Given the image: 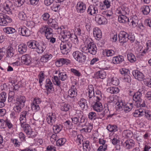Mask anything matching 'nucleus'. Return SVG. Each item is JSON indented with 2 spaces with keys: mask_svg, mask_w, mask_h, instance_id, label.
I'll return each mask as SVG.
<instances>
[{
  "mask_svg": "<svg viewBox=\"0 0 151 151\" xmlns=\"http://www.w3.org/2000/svg\"><path fill=\"white\" fill-rule=\"evenodd\" d=\"M70 63V61L66 58H61L59 59L56 62V64H59V66L64 64L68 65Z\"/></svg>",
  "mask_w": 151,
  "mask_h": 151,
  "instance_id": "23",
  "label": "nucleus"
},
{
  "mask_svg": "<svg viewBox=\"0 0 151 151\" xmlns=\"http://www.w3.org/2000/svg\"><path fill=\"white\" fill-rule=\"evenodd\" d=\"M26 101V98L24 96H20L17 99V103L19 104L25 103Z\"/></svg>",
  "mask_w": 151,
  "mask_h": 151,
  "instance_id": "54",
  "label": "nucleus"
},
{
  "mask_svg": "<svg viewBox=\"0 0 151 151\" xmlns=\"http://www.w3.org/2000/svg\"><path fill=\"white\" fill-rule=\"evenodd\" d=\"M70 39L75 43H77L78 40L77 37L74 34H71V37Z\"/></svg>",
  "mask_w": 151,
  "mask_h": 151,
  "instance_id": "59",
  "label": "nucleus"
},
{
  "mask_svg": "<svg viewBox=\"0 0 151 151\" xmlns=\"http://www.w3.org/2000/svg\"><path fill=\"white\" fill-rule=\"evenodd\" d=\"M77 89L75 86L72 85L68 91V96L71 98H73L77 95Z\"/></svg>",
  "mask_w": 151,
  "mask_h": 151,
  "instance_id": "18",
  "label": "nucleus"
},
{
  "mask_svg": "<svg viewBox=\"0 0 151 151\" xmlns=\"http://www.w3.org/2000/svg\"><path fill=\"white\" fill-rule=\"evenodd\" d=\"M89 141L88 140L84 141L82 144L83 151H90V147L89 145Z\"/></svg>",
  "mask_w": 151,
  "mask_h": 151,
  "instance_id": "32",
  "label": "nucleus"
},
{
  "mask_svg": "<svg viewBox=\"0 0 151 151\" xmlns=\"http://www.w3.org/2000/svg\"><path fill=\"white\" fill-rule=\"evenodd\" d=\"M88 94L89 98H92L94 95V88L93 86L91 85L88 87Z\"/></svg>",
  "mask_w": 151,
  "mask_h": 151,
  "instance_id": "42",
  "label": "nucleus"
},
{
  "mask_svg": "<svg viewBox=\"0 0 151 151\" xmlns=\"http://www.w3.org/2000/svg\"><path fill=\"white\" fill-rule=\"evenodd\" d=\"M76 9L78 12L83 13L86 9V5L81 2H78L76 6Z\"/></svg>",
  "mask_w": 151,
  "mask_h": 151,
  "instance_id": "16",
  "label": "nucleus"
},
{
  "mask_svg": "<svg viewBox=\"0 0 151 151\" xmlns=\"http://www.w3.org/2000/svg\"><path fill=\"white\" fill-rule=\"evenodd\" d=\"M56 116L54 113H51L47 115L46 120L48 124L52 125L53 124L56 120Z\"/></svg>",
  "mask_w": 151,
  "mask_h": 151,
  "instance_id": "13",
  "label": "nucleus"
},
{
  "mask_svg": "<svg viewBox=\"0 0 151 151\" xmlns=\"http://www.w3.org/2000/svg\"><path fill=\"white\" fill-rule=\"evenodd\" d=\"M60 79L57 76H54L53 82L54 84L60 87L61 86V81Z\"/></svg>",
  "mask_w": 151,
  "mask_h": 151,
  "instance_id": "51",
  "label": "nucleus"
},
{
  "mask_svg": "<svg viewBox=\"0 0 151 151\" xmlns=\"http://www.w3.org/2000/svg\"><path fill=\"white\" fill-rule=\"evenodd\" d=\"M95 104H101V102H99L102 98L101 94V92L98 91L96 92V95L94 96L93 98Z\"/></svg>",
  "mask_w": 151,
  "mask_h": 151,
  "instance_id": "20",
  "label": "nucleus"
},
{
  "mask_svg": "<svg viewBox=\"0 0 151 151\" xmlns=\"http://www.w3.org/2000/svg\"><path fill=\"white\" fill-rule=\"evenodd\" d=\"M143 91L142 89H139L138 91L134 93L132 95L133 100L136 102H138L137 104L139 103V104L140 103V102L142 100L141 97L142 95V92Z\"/></svg>",
  "mask_w": 151,
  "mask_h": 151,
  "instance_id": "10",
  "label": "nucleus"
},
{
  "mask_svg": "<svg viewBox=\"0 0 151 151\" xmlns=\"http://www.w3.org/2000/svg\"><path fill=\"white\" fill-rule=\"evenodd\" d=\"M139 20L138 17L136 15L131 16L129 19L128 22L129 25L132 27H136L138 24Z\"/></svg>",
  "mask_w": 151,
  "mask_h": 151,
  "instance_id": "7",
  "label": "nucleus"
},
{
  "mask_svg": "<svg viewBox=\"0 0 151 151\" xmlns=\"http://www.w3.org/2000/svg\"><path fill=\"white\" fill-rule=\"evenodd\" d=\"M88 118L91 120H94L96 118V114L94 112H91L89 113Z\"/></svg>",
  "mask_w": 151,
  "mask_h": 151,
  "instance_id": "58",
  "label": "nucleus"
},
{
  "mask_svg": "<svg viewBox=\"0 0 151 151\" xmlns=\"http://www.w3.org/2000/svg\"><path fill=\"white\" fill-rule=\"evenodd\" d=\"M108 91L112 94H116L119 91V89L116 86L111 87L108 89Z\"/></svg>",
  "mask_w": 151,
  "mask_h": 151,
  "instance_id": "39",
  "label": "nucleus"
},
{
  "mask_svg": "<svg viewBox=\"0 0 151 151\" xmlns=\"http://www.w3.org/2000/svg\"><path fill=\"white\" fill-rule=\"evenodd\" d=\"M128 34L125 31H122L119 34V41L120 43H124L128 41Z\"/></svg>",
  "mask_w": 151,
  "mask_h": 151,
  "instance_id": "6",
  "label": "nucleus"
},
{
  "mask_svg": "<svg viewBox=\"0 0 151 151\" xmlns=\"http://www.w3.org/2000/svg\"><path fill=\"white\" fill-rule=\"evenodd\" d=\"M52 57V55L51 54H46L43 55L40 58L41 62H46L48 60L50 59Z\"/></svg>",
  "mask_w": 151,
  "mask_h": 151,
  "instance_id": "34",
  "label": "nucleus"
},
{
  "mask_svg": "<svg viewBox=\"0 0 151 151\" xmlns=\"http://www.w3.org/2000/svg\"><path fill=\"white\" fill-rule=\"evenodd\" d=\"M14 50L11 46H9L6 50V56L11 58L14 55Z\"/></svg>",
  "mask_w": 151,
  "mask_h": 151,
  "instance_id": "37",
  "label": "nucleus"
},
{
  "mask_svg": "<svg viewBox=\"0 0 151 151\" xmlns=\"http://www.w3.org/2000/svg\"><path fill=\"white\" fill-rule=\"evenodd\" d=\"M7 98L6 93L3 92L0 93V102L4 103L6 101Z\"/></svg>",
  "mask_w": 151,
  "mask_h": 151,
  "instance_id": "46",
  "label": "nucleus"
},
{
  "mask_svg": "<svg viewBox=\"0 0 151 151\" xmlns=\"http://www.w3.org/2000/svg\"><path fill=\"white\" fill-rule=\"evenodd\" d=\"M151 7L148 6L144 5L141 7L142 11L145 15L148 14L150 12Z\"/></svg>",
  "mask_w": 151,
  "mask_h": 151,
  "instance_id": "33",
  "label": "nucleus"
},
{
  "mask_svg": "<svg viewBox=\"0 0 151 151\" xmlns=\"http://www.w3.org/2000/svg\"><path fill=\"white\" fill-rule=\"evenodd\" d=\"M70 106L68 104H62L60 109L63 111H67L69 109Z\"/></svg>",
  "mask_w": 151,
  "mask_h": 151,
  "instance_id": "61",
  "label": "nucleus"
},
{
  "mask_svg": "<svg viewBox=\"0 0 151 151\" xmlns=\"http://www.w3.org/2000/svg\"><path fill=\"white\" fill-rule=\"evenodd\" d=\"M114 53V51L112 50L105 49L103 51V54L104 55L107 57L112 56Z\"/></svg>",
  "mask_w": 151,
  "mask_h": 151,
  "instance_id": "36",
  "label": "nucleus"
},
{
  "mask_svg": "<svg viewBox=\"0 0 151 151\" xmlns=\"http://www.w3.org/2000/svg\"><path fill=\"white\" fill-rule=\"evenodd\" d=\"M20 124L21 127L23 128L24 132L29 137L33 138L35 137L36 135L34 134L35 132L32 130L29 125L26 124L25 123Z\"/></svg>",
  "mask_w": 151,
  "mask_h": 151,
  "instance_id": "3",
  "label": "nucleus"
},
{
  "mask_svg": "<svg viewBox=\"0 0 151 151\" xmlns=\"http://www.w3.org/2000/svg\"><path fill=\"white\" fill-rule=\"evenodd\" d=\"M38 43V42L36 41L32 40L28 42L27 44L29 47L34 49L36 48Z\"/></svg>",
  "mask_w": 151,
  "mask_h": 151,
  "instance_id": "30",
  "label": "nucleus"
},
{
  "mask_svg": "<svg viewBox=\"0 0 151 151\" xmlns=\"http://www.w3.org/2000/svg\"><path fill=\"white\" fill-rule=\"evenodd\" d=\"M107 129L111 132H115L117 130V127L116 125H109L107 126Z\"/></svg>",
  "mask_w": 151,
  "mask_h": 151,
  "instance_id": "45",
  "label": "nucleus"
},
{
  "mask_svg": "<svg viewBox=\"0 0 151 151\" xmlns=\"http://www.w3.org/2000/svg\"><path fill=\"white\" fill-rule=\"evenodd\" d=\"M124 61L123 56L121 55L114 57L112 58V61L113 63L115 64L120 63Z\"/></svg>",
  "mask_w": 151,
  "mask_h": 151,
  "instance_id": "24",
  "label": "nucleus"
},
{
  "mask_svg": "<svg viewBox=\"0 0 151 151\" xmlns=\"http://www.w3.org/2000/svg\"><path fill=\"white\" fill-rule=\"evenodd\" d=\"M119 72L121 74L123 75L124 76L127 75L128 73L129 72V70L125 68L120 69L119 70Z\"/></svg>",
  "mask_w": 151,
  "mask_h": 151,
  "instance_id": "60",
  "label": "nucleus"
},
{
  "mask_svg": "<svg viewBox=\"0 0 151 151\" xmlns=\"http://www.w3.org/2000/svg\"><path fill=\"white\" fill-rule=\"evenodd\" d=\"M27 46L25 44H21L18 47V51L20 54H23L26 52Z\"/></svg>",
  "mask_w": 151,
  "mask_h": 151,
  "instance_id": "29",
  "label": "nucleus"
},
{
  "mask_svg": "<svg viewBox=\"0 0 151 151\" xmlns=\"http://www.w3.org/2000/svg\"><path fill=\"white\" fill-rule=\"evenodd\" d=\"M27 112L24 111L22 112L20 115L19 120L20 123H25L27 120Z\"/></svg>",
  "mask_w": 151,
  "mask_h": 151,
  "instance_id": "28",
  "label": "nucleus"
},
{
  "mask_svg": "<svg viewBox=\"0 0 151 151\" xmlns=\"http://www.w3.org/2000/svg\"><path fill=\"white\" fill-rule=\"evenodd\" d=\"M102 14L106 17L107 19H110L112 17V13L111 11H104L102 13Z\"/></svg>",
  "mask_w": 151,
  "mask_h": 151,
  "instance_id": "50",
  "label": "nucleus"
},
{
  "mask_svg": "<svg viewBox=\"0 0 151 151\" xmlns=\"http://www.w3.org/2000/svg\"><path fill=\"white\" fill-rule=\"evenodd\" d=\"M87 12L88 14L92 15L98 13L97 8L94 5H91L88 8Z\"/></svg>",
  "mask_w": 151,
  "mask_h": 151,
  "instance_id": "21",
  "label": "nucleus"
},
{
  "mask_svg": "<svg viewBox=\"0 0 151 151\" xmlns=\"http://www.w3.org/2000/svg\"><path fill=\"white\" fill-rule=\"evenodd\" d=\"M97 73L98 74L97 76H98L99 78L101 79H104L105 78L106 74L104 70H101L99 71Z\"/></svg>",
  "mask_w": 151,
  "mask_h": 151,
  "instance_id": "53",
  "label": "nucleus"
},
{
  "mask_svg": "<svg viewBox=\"0 0 151 151\" xmlns=\"http://www.w3.org/2000/svg\"><path fill=\"white\" fill-rule=\"evenodd\" d=\"M93 35L96 40H99L102 37V33L101 30L98 27H95L93 29Z\"/></svg>",
  "mask_w": 151,
  "mask_h": 151,
  "instance_id": "17",
  "label": "nucleus"
},
{
  "mask_svg": "<svg viewBox=\"0 0 151 151\" xmlns=\"http://www.w3.org/2000/svg\"><path fill=\"white\" fill-rule=\"evenodd\" d=\"M4 31L8 34H12L15 32L16 30L15 29L11 27H7L3 29Z\"/></svg>",
  "mask_w": 151,
  "mask_h": 151,
  "instance_id": "43",
  "label": "nucleus"
},
{
  "mask_svg": "<svg viewBox=\"0 0 151 151\" xmlns=\"http://www.w3.org/2000/svg\"><path fill=\"white\" fill-rule=\"evenodd\" d=\"M70 70L75 76L78 77L81 76V73L80 72L74 68H71L70 69Z\"/></svg>",
  "mask_w": 151,
  "mask_h": 151,
  "instance_id": "64",
  "label": "nucleus"
},
{
  "mask_svg": "<svg viewBox=\"0 0 151 151\" xmlns=\"http://www.w3.org/2000/svg\"><path fill=\"white\" fill-rule=\"evenodd\" d=\"M12 21V19L3 13H0V25L6 26Z\"/></svg>",
  "mask_w": 151,
  "mask_h": 151,
  "instance_id": "5",
  "label": "nucleus"
},
{
  "mask_svg": "<svg viewBox=\"0 0 151 151\" xmlns=\"http://www.w3.org/2000/svg\"><path fill=\"white\" fill-rule=\"evenodd\" d=\"M83 137L81 134L77 135L76 139V142L78 143V145H79L82 144L84 141H83Z\"/></svg>",
  "mask_w": 151,
  "mask_h": 151,
  "instance_id": "55",
  "label": "nucleus"
},
{
  "mask_svg": "<svg viewBox=\"0 0 151 151\" xmlns=\"http://www.w3.org/2000/svg\"><path fill=\"white\" fill-rule=\"evenodd\" d=\"M18 17L20 19L22 20H25L27 19L26 15L23 12H19L18 14Z\"/></svg>",
  "mask_w": 151,
  "mask_h": 151,
  "instance_id": "56",
  "label": "nucleus"
},
{
  "mask_svg": "<svg viewBox=\"0 0 151 151\" xmlns=\"http://www.w3.org/2000/svg\"><path fill=\"white\" fill-rule=\"evenodd\" d=\"M62 126L60 125H54L53 127V129L55 133H59L62 129Z\"/></svg>",
  "mask_w": 151,
  "mask_h": 151,
  "instance_id": "47",
  "label": "nucleus"
},
{
  "mask_svg": "<svg viewBox=\"0 0 151 151\" xmlns=\"http://www.w3.org/2000/svg\"><path fill=\"white\" fill-rule=\"evenodd\" d=\"M108 102L109 103H113L114 104H117V103H118L119 104H120L121 103L124 104V103L122 99L117 100L116 99H114L113 97H111L108 99Z\"/></svg>",
  "mask_w": 151,
  "mask_h": 151,
  "instance_id": "35",
  "label": "nucleus"
},
{
  "mask_svg": "<svg viewBox=\"0 0 151 151\" xmlns=\"http://www.w3.org/2000/svg\"><path fill=\"white\" fill-rule=\"evenodd\" d=\"M63 33V35L62 36L61 40V41L65 40V42H68L71 37V34L69 31L67 30L64 31Z\"/></svg>",
  "mask_w": 151,
  "mask_h": 151,
  "instance_id": "22",
  "label": "nucleus"
},
{
  "mask_svg": "<svg viewBox=\"0 0 151 151\" xmlns=\"http://www.w3.org/2000/svg\"><path fill=\"white\" fill-rule=\"evenodd\" d=\"M53 32L52 29L51 28L49 27L48 26L47 28H46L45 34V36L47 39H49L52 37H53Z\"/></svg>",
  "mask_w": 151,
  "mask_h": 151,
  "instance_id": "26",
  "label": "nucleus"
},
{
  "mask_svg": "<svg viewBox=\"0 0 151 151\" xmlns=\"http://www.w3.org/2000/svg\"><path fill=\"white\" fill-rule=\"evenodd\" d=\"M87 52L92 55H95L97 52V48L93 41L91 39H86L85 41Z\"/></svg>",
  "mask_w": 151,
  "mask_h": 151,
  "instance_id": "1",
  "label": "nucleus"
},
{
  "mask_svg": "<svg viewBox=\"0 0 151 151\" xmlns=\"http://www.w3.org/2000/svg\"><path fill=\"white\" fill-rule=\"evenodd\" d=\"M25 23V25L28 27L32 28L35 25V23L33 21H26Z\"/></svg>",
  "mask_w": 151,
  "mask_h": 151,
  "instance_id": "63",
  "label": "nucleus"
},
{
  "mask_svg": "<svg viewBox=\"0 0 151 151\" xmlns=\"http://www.w3.org/2000/svg\"><path fill=\"white\" fill-rule=\"evenodd\" d=\"M50 26L52 28H54L55 29H58L59 30V31L60 32L61 30V27H59L57 25V23L56 21H55L54 22L51 24H50Z\"/></svg>",
  "mask_w": 151,
  "mask_h": 151,
  "instance_id": "62",
  "label": "nucleus"
},
{
  "mask_svg": "<svg viewBox=\"0 0 151 151\" xmlns=\"http://www.w3.org/2000/svg\"><path fill=\"white\" fill-rule=\"evenodd\" d=\"M132 132L130 130H124L122 133V135L123 137L126 138L130 137L132 136Z\"/></svg>",
  "mask_w": 151,
  "mask_h": 151,
  "instance_id": "38",
  "label": "nucleus"
},
{
  "mask_svg": "<svg viewBox=\"0 0 151 151\" xmlns=\"http://www.w3.org/2000/svg\"><path fill=\"white\" fill-rule=\"evenodd\" d=\"M95 20L99 24H105L107 23V19L104 16L100 14L96 15Z\"/></svg>",
  "mask_w": 151,
  "mask_h": 151,
  "instance_id": "12",
  "label": "nucleus"
},
{
  "mask_svg": "<svg viewBox=\"0 0 151 151\" xmlns=\"http://www.w3.org/2000/svg\"><path fill=\"white\" fill-rule=\"evenodd\" d=\"M66 141V139L65 138H60L56 142V145L58 146H62L65 144Z\"/></svg>",
  "mask_w": 151,
  "mask_h": 151,
  "instance_id": "49",
  "label": "nucleus"
},
{
  "mask_svg": "<svg viewBox=\"0 0 151 151\" xmlns=\"http://www.w3.org/2000/svg\"><path fill=\"white\" fill-rule=\"evenodd\" d=\"M144 113L143 115H145L148 119L151 120V111L148 110H145Z\"/></svg>",
  "mask_w": 151,
  "mask_h": 151,
  "instance_id": "57",
  "label": "nucleus"
},
{
  "mask_svg": "<svg viewBox=\"0 0 151 151\" xmlns=\"http://www.w3.org/2000/svg\"><path fill=\"white\" fill-rule=\"evenodd\" d=\"M127 56L128 60L131 63H134L136 60L134 55L131 53H129Z\"/></svg>",
  "mask_w": 151,
  "mask_h": 151,
  "instance_id": "44",
  "label": "nucleus"
},
{
  "mask_svg": "<svg viewBox=\"0 0 151 151\" xmlns=\"http://www.w3.org/2000/svg\"><path fill=\"white\" fill-rule=\"evenodd\" d=\"M93 128L92 124H89L88 126H87L86 128H84L81 129L80 130L81 132L83 133L84 132H90Z\"/></svg>",
  "mask_w": 151,
  "mask_h": 151,
  "instance_id": "41",
  "label": "nucleus"
},
{
  "mask_svg": "<svg viewBox=\"0 0 151 151\" xmlns=\"http://www.w3.org/2000/svg\"><path fill=\"white\" fill-rule=\"evenodd\" d=\"M46 47V44L43 42L40 44L38 43L36 48V50L38 53H42L44 52Z\"/></svg>",
  "mask_w": 151,
  "mask_h": 151,
  "instance_id": "19",
  "label": "nucleus"
},
{
  "mask_svg": "<svg viewBox=\"0 0 151 151\" xmlns=\"http://www.w3.org/2000/svg\"><path fill=\"white\" fill-rule=\"evenodd\" d=\"M18 31L20 35L23 36L28 37L30 35L29 30L25 27L19 28Z\"/></svg>",
  "mask_w": 151,
  "mask_h": 151,
  "instance_id": "9",
  "label": "nucleus"
},
{
  "mask_svg": "<svg viewBox=\"0 0 151 151\" xmlns=\"http://www.w3.org/2000/svg\"><path fill=\"white\" fill-rule=\"evenodd\" d=\"M73 55L75 59L80 63L84 62L86 58V56L82 52L79 51L73 52Z\"/></svg>",
  "mask_w": 151,
  "mask_h": 151,
  "instance_id": "4",
  "label": "nucleus"
},
{
  "mask_svg": "<svg viewBox=\"0 0 151 151\" xmlns=\"http://www.w3.org/2000/svg\"><path fill=\"white\" fill-rule=\"evenodd\" d=\"M132 73L135 78L139 81H142L144 79L145 76L143 74L138 70H133Z\"/></svg>",
  "mask_w": 151,
  "mask_h": 151,
  "instance_id": "14",
  "label": "nucleus"
},
{
  "mask_svg": "<svg viewBox=\"0 0 151 151\" xmlns=\"http://www.w3.org/2000/svg\"><path fill=\"white\" fill-rule=\"evenodd\" d=\"M92 106L93 109L97 112H101L103 110L102 104H94Z\"/></svg>",
  "mask_w": 151,
  "mask_h": 151,
  "instance_id": "40",
  "label": "nucleus"
},
{
  "mask_svg": "<svg viewBox=\"0 0 151 151\" xmlns=\"http://www.w3.org/2000/svg\"><path fill=\"white\" fill-rule=\"evenodd\" d=\"M72 47V44L70 42L62 41L60 45V52L63 54H67Z\"/></svg>",
  "mask_w": 151,
  "mask_h": 151,
  "instance_id": "2",
  "label": "nucleus"
},
{
  "mask_svg": "<svg viewBox=\"0 0 151 151\" xmlns=\"http://www.w3.org/2000/svg\"><path fill=\"white\" fill-rule=\"evenodd\" d=\"M104 5L100 6V9L101 10L106 9L109 8L111 6L110 0H105L104 1Z\"/></svg>",
  "mask_w": 151,
  "mask_h": 151,
  "instance_id": "31",
  "label": "nucleus"
},
{
  "mask_svg": "<svg viewBox=\"0 0 151 151\" xmlns=\"http://www.w3.org/2000/svg\"><path fill=\"white\" fill-rule=\"evenodd\" d=\"M58 78L62 81L66 80L68 78V76L65 72L59 73L58 74Z\"/></svg>",
  "mask_w": 151,
  "mask_h": 151,
  "instance_id": "52",
  "label": "nucleus"
},
{
  "mask_svg": "<svg viewBox=\"0 0 151 151\" xmlns=\"http://www.w3.org/2000/svg\"><path fill=\"white\" fill-rule=\"evenodd\" d=\"M135 145V142L132 139L126 140L123 144L124 147L127 150L132 148Z\"/></svg>",
  "mask_w": 151,
  "mask_h": 151,
  "instance_id": "11",
  "label": "nucleus"
},
{
  "mask_svg": "<svg viewBox=\"0 0 151 151\" xmlns=\"http://www.w3.org/2000/svg\"><path fill=\"white\" fill-rule=\"evenodd\" d=\"M21 60L22 63L25 65H28L31 63L32 59L30 56L28 55H22Z\"/></svg>",
  "mask_w": 151,
  "mask_h": 151,
  "instance_id": "15",
  "label": "nucleus"
},
{
  "mask_svg": "<svg viewBox=\"0 0 151 151\" xmlns=\"http://www.w3.org/2000/svg\"><path fill=\"white\" fill-rule=\"evenodd\" d=\"M12 4V3L10 1H6L4 4V9L7 12H9Z\"/></svg>",
  "mask_w": 151,
  "mask_h": 151,
  "instance_id": "48",
  "label": "nucleus"
},
{
  "mask_svg": "<svg viewBox=\"0 0 151 151\" xmlns=\"http://www.w3.org/2000/svg\"><path fill=\"white\" fill-rule=\"evenodd\" d=\"M118 16V20L119 22L122 23H127L128 24L129 18L126 15H119Z\"/></svg>",
  "mask_w": 151,
  "mask_h": 151,
  "instance_id": "25",
  "label": "nucleus"
},
{
  "mask_svg": "<svg viewBox=\"0 0 151 151\" xmlns=\"http://www.w3.org/2000/svg\"><path fill=\"white\" fill-rule=\"evenodd\" d=\"M53 84L49 79H47L46 81L45 87L49 92H50L53 87Z\"/></svg>",
  "mask_w": 151,
  "mask_h": 151,
  "instance_id": "27",
  "label": "nucleus"
},
{
  "mask_svg": "<svg viewBox=\"0 0 151 151\" xmlns=\"http://www.w3.org/2000/svg\"><path fill=\"white\" fill-rule=\"evenodd\" d=\"M129 11L127 7L122 6L118 7L116 11V14L120 15H127L129 14Z\"/></svg>",
  "mask_w": 151,
  "mask_h": 151,
  "instance_id": "8",
  "label": "nucleus"
}]
</instances>
